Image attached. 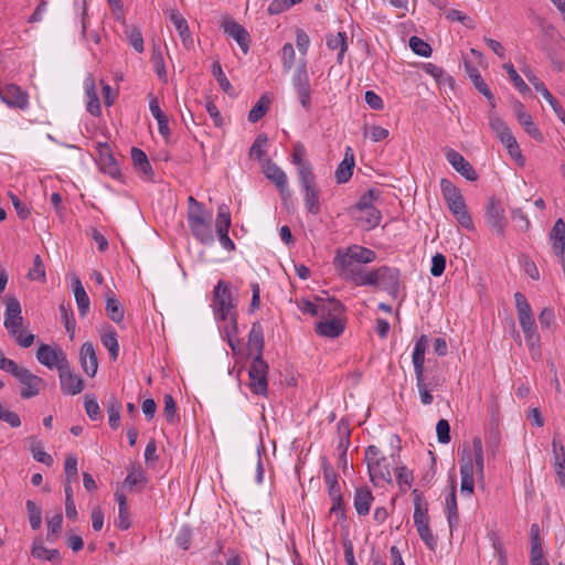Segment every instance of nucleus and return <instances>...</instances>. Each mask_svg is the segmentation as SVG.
Listing matches in <instances>:
<instances>
[{"label":"nucleus","mask_w":565,"mask_h":565,"mask_svg":"<svg viewBox=\"0 0 565 565\" xmlns=\"http://www.w3.org/2000/svg\"><path fill=\"white\" fill-rule=\"evenodd\" d=\"M475 473L479 480L484 478L483 445L480 437L472 439V448H465L460 458V491L470 497L475 488Z\"/></svg>","instance_id":"f257e3e1"},{"label":"nucleus","mask_w":565,"mask_h":565,"mask_svg":"<svg viewBox=\"0 0 565 565\" xmlns=\"http://www.w3.org/2000/svg\"><path fill=\"white\" fill-rule=\"evenodd\" d=\"M268 364L263 356H254L248 370L249 388L254 394L265 396L268 391Z\"/></svg>","instance_id":"6e6552de"},{"label":"nucleus","mask_w":565,"mask_h":565,"mask_svg":"<svg viewBox=\"0 0 565 565\" xmlns=\"http://www.w3.org/2000/svg\"><path fill=\"white\" fill-rule=\"evenodd\" d=\"M446 510H447V521H448L449 530H450V533H452L454 530H456L459 524V514H458L455 486H452L450 493L446 498Z\"/></svg>","instance_id":"c9c22d12"},{"label":"nucleus","mask_w":565,"mask_h":565,"mask_svg":"<svg viewBox=\"0 0 565 565\" xmlns=\"http://www.w3.org/2000/svg\"><path fill=\"white\" fill-rule=\"evenodd\" d=\"M25 508L29 513V522L33 530H39L42 524V511L41 508L38 507V504L32 501L28 500L25 503Z\"/></svg>","instance_id":"6e6d98bb"},{"label":"nucleus","mask_w":565,"mask_h":565,"mask_svg":"<svg viewBox=\"0 0 565 565\" xmlns=\"http://www.w3.org/2000/svg\"><path fill=\"white\" fill-rule=\"evenodd\" d=\"M86 95H87V111L93 116L102 114L99 97L95 89L94 78L88 77L85 81Z\"/></svg>","instance_id":"58836bf2"},{"label":"nucleus","mask_w":565,"mask_h":565,"mask_svg":"<svg viewBox=\"0 0 565 565\" xmlns=\"http://www.w3.org/2000/svg\"><path fill=\"white\" fill-rule=\"evenodd\" d=\"M28 279L38 280L44 282L46 279L45 267L40 255H35L33 258V266L26 274Z\"/></svg>","instance_id":"603ef678"},{"label":"nucleus","mask_w":565,"mask_h":565,"mask_svg":"<svg viewBox=\"0 0 565 565\" xmlns=\"http://www.w3.org/2000/svg\"><path fill=\"white\" fill-rule=\"evenodd\" d=\"M370 132V138L373 142H379L388 137V130L381 126H371L369 127L366 124L363 126V135L367 137Z\"/></svg>","instance_id":"774afa93"},{"label":"nucleus","mask_w":565,"mask_h":565,"mask_svg":"<svg viewBox=\"0 0 565 565\" xmlns=\"http://www.w3.org/2000/svg\"><path fill=\"white\" fill-rule=\"evenodd\" d=\"M117 332L111 326H106L100 332V341L108 350L110 358L115 361L119 355V343Z\"/></svg>","instance_id":"2f4dec72"},{"label":"nucleus","mask_w":565,"mask_h":565,"mask_svg":"<svg viewBox=\"0 0 565 565\" xmlns=\"http://www.w3.org/2000/svg\"><path fill=\"white\" fill-rule=\"evenodd\" d=\"M170 19L173 22L177 31L179 32V35L181 36L183 44L188 46V42L192 43L186 20L183 17H181L177 11H172Z\"/></svg>","instance_id":"8fccbe9b"},{"label":"nucleus","mask_w":565,"mask_h":565,"mask_svg":"<svg viewBox=\"0 0 565 565\" xmlns=\"http://www.w3.org/2000/svg\"><path fill=\"white\" fill-rule=\"evenodd\" d=\"M125 35L131 47H134L138 53L143 52V38L139 28L135 25H126Z\"/></svg>","instance_id":"09e8293b"},{"label":"nucleus","mask_w":565,"mask_h":565,"mask_svg":"<svg viewBox=\"0 0 565 565\" xmlns=\"http://www.w3.org/2000/svg\"><path fill=\"white\" fill-rule=\"evenodd\" d=\"M440 189L447 206L457 222L465 228H472V217L460 190L448 179L440 180Z\"/></svg>","instance_id":"20e7f679"},{"label":"nucleus","mask_w":565,"mask_h":565,"mask_svg":"<svg viewBox=\"0 0 565 565\" xmlns=\"http://www.w3.org/2000/svg\"><path fill=\"white\" fill-rule=\"evenodd\" d=\"M248 350L250 353L255 352V356H263L264 330L258 321L252 324V329L248 334Z\"/></svg>","instance_id":"7c9ffc66"},{"label":"nucleus","mask_w":565,"mask_h":565,"mask_svg":"<svg viewBox=\"0 0 565 565\" xmlns=\"http://www.w3.org/2000/svg\"><path fill=\"white\" fill-rule=\"evenodd\" d=\"M531 552H530V565H550L548 561L544 557L540 527L536 523L531 525Z\"/></svg>","instance_id":"5701e85b"},{"label":"nucleus","mask_w":565,"mask_h":565,"mask_svg":"<svg viewBox=\"0 0 565 565\" xmlns=\"http://www.w3.org/2000/svg\"><path fill=\"white\" fill-rule=\"evenodd\" d=\"M551 239H553L554 254L565 253V222L562 218L555 222L551 232Z\"/></svg>","instance_id":"4c0bfd02"},{"label":"nucleus","mask_w":565,"mask_h":565,"mask_svg":"<svg viewBox=\"0 0 565 565\" xmlns=\"http://www.w3.org/2000/svg\"><path fill=\"white\" fill-rule=\"evenodd\" d=\"M291 83L300 105L303 107L306 111H310L312 107V90L305 61L298 66L297 71L295 72Z\"/></svg>","instance_id":"9d476101"},{"label":"nucleus","mask_w":565,"mask_h":565,"mask_svg":"<svg viewBox=\"0 0 565 565\" xmlns=\"http://www.w3.org/2000/svg\"><path fill=\"white\" fill-rule=\"evenodd\" d=\"M31 554L34 558L45 559L49 562H60L61 555L57 550H49L44 546L41 539L34 540Z\"/></svg>","instance_id":"ea45409f"},{"label":"nucleus","mask_w":565,"mask_h":565,"mask_svg":"<svg viewBox=\"0 0 565 565\" xmlns=\"http://www.w3.org/2000/svg\"><path fill=\"white\" fill-rule=\"evenodd\" d=\"M120 411H121V402L111 396L107 402V414L108 422L113 429H117L120 425Z\"/></svg>","instance_id":"49530a36"},{"label":"nucleus","mask_w":565,"mask_h":565,"mask_svg":"<svg viewBox=\"0 0 565 565\" xmlns=\"http://www.w3.org/2000/svg\"><path fill=\"white\" fill-rule=\"evenodd\" d=\"M224 31L237 42L244 53L248 52L250 36L244 26L230 20L225 23Z\"/></svg>","instance_id":"c85d7f7f"},{"label":"nucleus","mask_w":565,"mask_h":565,"mask_svg":"<svg viewBox=\"0 0 565 565\" xmlns=\"http://www.w3.org/2000/svg\"><path fill=\"white\" fill-rule=\"evenodd\" d=\"M107 317L114 321L115 323L119 324L122 322L125 317V310L124 307L120 305L119 300L115 297V295L109 291L106 295V307H105Z\"/></svg>","instance_id":"72a5a7b5"},{"label":"nucleus","mask_w":565,"mask_h":565,"mask_svg":"<svg viewBox=\"0 0 565 565\" xmlns=\"http://www.w3.org/2000/svg\"><path fill=\"white\" fill-rule=\"evenodd\" d=\"M151 63L153 65V71L158 75L159 78H164L167 76L166 65L162 52L159 47H153L151 53Z\"/></svg>","instance_id":"052dcab7"},{"label":"nucleus","mask_w":565,"mask_h":565,"mask_svg":"<svg viewBox=\"0 0 565 565\" xmlns=\"http://www.w3.org/2000/svg\"><path fill=\"white\" fill-rule=\"evenodd\" d=\"M499 140L505 146L508 153L515 160H523L521 149L516 139L513 137L510 128L504 132L497 136Z\"/></svg>","instance_id":"a18cd8bd"},{"label":"nucleus","mask_w":565,"mask_h":565,"mask_svg":"<svg viewBox=\"0 0 565 565\" xmlns=\"http://www.w3.org/2000/svg\"><path fill=\"white\" fill-rule=\"evenodd\" d=\"M212 216V212L206 209L195 213H188L186 215L193 237L202 245H212L214 243Z\"/></svg>","instance_id":"0eeeda50"},{"label":"nucleus","mask_w":565,"mask_h":565,"mask_svg":"<svg viewBox=\"0 0 565 565\" xmlns=\"http://www.w3.org/2000/svg\"><path fill=\"white\" fill-rule=\"evenodd\" d=\"M525 76L527 81L534 86L535 90L540 93L543 98L552 106L556 116L565 124V110L550 93L545 84L534 74L525 73Z\"/></svg>","instance_id":"aec40b11"},{"label":"nucleus","mask_w":565,"mask_h":565,"mask_svg":"<svg viewBox=\"0 0 565 565\" xmlns=\"http://www.w3.org/2000/svg\"><path fill=\"white\" fill-rule=\"evenodd\" d=\"M503 68L507 71L511 82L515 88L522 94H530L531 89L523 78L518 74L514 66L511 63L503 64Z\"/></svg>","instance_id":"3c124183"},{"label":"nucleus","mask_w":565,"mask_h":565,"mask_svg":"<svg viewBox=\"0 0 565 565\" xmlns=\"http://www.w3.org/2000/svg\"><path fill=\"white\" fill-rule=\"evenodd\" d=\"M515 309L520 327L523 331L525 342L533 355L541 353V338L532 312V308L526 297L518 291L514 294Z\"/></svg>","instance_id":"f03ea898"},{"label":"nucleus","mask_w":565,"mask_h":565,"mask_svg":"<svg viewBox=\"0 0 565 565\" xmlns=\"http://www.w3.org/2000/svg\"><path fill=\"white\" fill-rule=\"evenodd\" d=\"M38 361L49 369L62 370L68 363L65 352L62 349H53L49 344H41L36 352Z\"/></svg>","instance_id":"dca6fc26"},{"label":"nucleus","mask_w":565,"mask_h":565,"mask_svg":"<svg viewBox=\"0 0 565 565\" xmlns=\"http://www.w3.org/2000/svg\"><path fill=\"white\" fill-rule=\"evenodd\" d=\"M341 275L356 286H374V269L365 271L361 267H351L350 269H340Z\"/></svg>","instance_id":"cd10ccee"},{"label":"nucleus","mask_w":565,"mask_h":565,"mask_svg":"<svg viewBox=\"0 0 565 565\" xmlns=\"http://www.w3.org/2000/svg\"><path fill=\"white\" fill-rule=\"evenodd\" d=\"M22 308L15 297L6 298L3 326L10 335H15L23 328Z\"/></svg>","instance_id":"4468645a"},{"label":"nucleus","mask_w":565,"mask_h":565,"mask_svg":"<svg viewBox=\"0 0 565 565\" xmlns=\"http://www.w3.org/2000/svg\"><path fill=\"white\" fill-rule=\"evenodd\" d=\"M267 142L268 138L265 134L258 135L249 149V157L262 159L265 148L267 147Z\"/></svg>","instance_id":"680f3d73"},{"label":"nucleus","mask_w":565,"mask_h":565,"mask_svg":"<svg viewBox=\"0 0 565 565\" xmlns=\"http://www.w3.org/2000/svg\"><path fill=\"white\" fill-rule=\"evenodd\" d=\"M302 1L303 0H273L267 8V12L269 15H276L289 10L292 6Z\"/></svg>","instance_id":"bf43d9fd"},{"label":"nucleus","mask_w":565,"mask_h":565,"mask_svg":"<svg viewBox=\"0 0 565 565\" xmlns=\"http://www.w3.org/2000/svg\"><path fill=\"white\" fill-rule=\"evenodd\" d=\"M344 331V322L338 317L322 318L316 324V332L326 338H338Z\"/></svg>","instance_id":"4be33fe9"},{"label":"nucleus","mask_w":565,"mask_h":565,"mask_svg":"<svg viewBox=\"0 0 565 565\" xmlns=\"http://www.w3.org/2000/svg\"><path fill=\"white\" fill-rule=\"evenodd\" d=\"M344 311L343 305L334 298H320L319 317L321 318H340Z\"/></svg>","instance_id":"f704fd0d"},{"label":"nucleus","mask_w":565,"mask_h":565,"mask_svg":"<svg viewBox=\"0 0 565 565\" xmlns=\"http://www.w3.org/2000/svg\"><path fill=\"white\" fill-rule=\"evenodd\" d=\"M131 160L134 166L140 173H142L146 178H151L153 171L151 164L148 161L146 153L138 148H131Z\"/></svg>","instance_id":"79ce46f5"},{"label":"nucleus","mask_w":565,"mask_h":565,"mask_svg":"<svg viewBox=\"0 0 565 565\" xmlns=\"http://www.w3.org/2000/svg\"><path fill=\"white\" fill-rule=\"evenodd\" d=\"M299 183L301 185V190L303 192V201L307 211L317 215L320 212V203H319V189L316 183V177L313 173L305 172L303 177L299 178Z\"/></svg>","instance_id":"f8f14e48"},{"label":"nucleus","mask_w":565,"mask_h":565,"mask_svg":"<svg viewBox=\"0 0 565 565\" xmlns=\"http://www.w3.org/2000/svg\"><path fill=\"white\" fill-rule=\"evenodd\" d=\"M354 164V152L351 147H347L344 158L334 172L337 183L343 184L351 179L353 174Z\"/></svg>","instance_id":"bb28decb"},{"label":"nucleus","mask_w":565,"mask_h":565,"mask_svg":"<svg viewBox=\"0 0 565 565\" xmlns=\"http://www.w3.org/2000/svg\"><path fill=\"white\" fill-rule=\"evenodd\" d=\"M520 125L524 128L526 134L531 136L536 141L543 140V135L540 129L534 124L532 116L530 114H523L519 120Z\"/></svg>","instance_id":"5fc2aeb1"},{"label":"nucleus","mask_w":565,"mask_h":565,"mask_svg":"<svg viewBox=\"0 0 565 565\" xmlns=\"http://www.w3.org/2000/svg\"><path fill=\"white\" fill-rule=\"evenodd\" d=\"M486 221L490 230L497 235H502L505 228L504 209L500 201L490 198L486 206Z\"/></svg>","instance_id":"2eb2a0df"},{"label":"nucleus","mask_w":565,"mask_h":565,"mask_svg":"<svg viewBox=\"0 0 565 565\" xmlns=\"http://www.w3.org/2000/svg\"><path fill=\"white\" fill-rule=\"evenodd\" d=\"M79 362L83 371L90 377L95 376L98 369V360L93 343L85 342L79 351Z\"/></svg>","instance_id":"b1692460"},{"label":"nucleus","mask_w":565,"mask_h":565,"mask_svg":"<svg viewBox=\"0 0 565 565\" xmlns=\"http://www.w3.org/2000/svg\"><path fill=\"white\" fill-rule=\"evenodd\" d=\"M11 375L14 376L23 385L20 395L24 399L36 396L45 386L44 381L40 376L19 365L11 373Z\"/></svg>","instance_id":"9b49d317"},{"label":"nucleus","mask_w":565,"mask_h":565,"mask_svg":"<svg viewBox=\"0 0 565 565\" xmlns=\"http://www.w3.org/2000/svg\"><path fill=\"white\" fill-rule=\"evenodd\" d=\"M380 195L381 192L379 190L370 189L360 196L359 201L355 204V207L359 211L370 210L374 207L373 203L380 198Z\"/></svg>","instance_id":"864d4df0"},{"label":"nucleus","mask_w":565,"mask_h":565,"mask_svg":"<svg viewBox=\"0 0 565 565\" xmlns=\"http://www.w3.org/2000/svg\"><path fill=\"white\" fill-rule=\"evenodd\" d=\"M263 172L265 177L270 180L279 189L282 194L287 189L288 180L286 173L270 159H267L263 163Z\"/></svg>","instance_id":"a878e982"},{"label":"nucleus","mask_w":565,"mask_h":565,"mask_svg":"<svg viewBox=\"0 0 565 565\" xmlns=\"http://www.w3.org/2000/svg\"><path fill=\"white\" fill-rule=\"evenodd\" d=\"M270 103L271 100L267 94L262 95L259 99L256 102V104L249 110L248 120L250 122H257L258 120H260L268 111Z\"/></svg>","instance_id":"c03bdc74"},{"label":"nucleus","mask_w":565,"mask_h":565,"mask_svg":"<svg viewBox=\"0 0 565 565\" xmlns=\"http://www.w3.org/2000/svg\"><path fill=\"white\" fill-rule=\"evenodd\" d=\"M428 348L427 335H420L414 345L412 354V361L414 365L416 385L419 392L420 402L424 405H430L434 402V397L430 394V390L437 385L435 379L428 380L425 375V353Z\"/></svg>","instance_id":"7ed1b4c3"},{"label":"nucleus","mask_w":565,"mask_h":565,"mask_svg":"<svg viewBox=\"0 0 565 565\" xmlns=\"http://www.w3.org/2000/svg\"><path fill=\"white\" fill-rule=\"evenodd\" d=\"M401 271L396 267L381 266L374 269V287L386 291L392 298H396L399 292Z\"/></svg>","instance_id":"1a4fd4ad"},{"label":"nucleus","mask_w":565,"mask_h":565,"mask_svg":"<svg viewBox=\"0 0 565 565\" xmlns=\"http://www.w3.org/2000/svg\"><path fill=\"white\" fill-rule=\"evenodd\" d=\"M98 152L100 156V161L103 163L104 170L108 172L111 177H117L119 174V168L116 163L115 158L110 153V147L107 143H99Z\"/></svg>","instance_id":"a19ab883"},{"label":"nucleus","mask_w":565,"mask_h":565,"mask_svg":"<svg viewBox=\"0 0 565 565\" xmlns=\"http://www.w3.org/2000/svg\"><path fill=\"white\" fill-rule=\"evenodd\" d=\"M73 290L78 308V313L81 317H85L89 310L90 301L78 277L74 278Z\"/></svg>","instance_id":"e433bc0d"},{"label":"nucleus","mask_w":565,"mask_h":565,"mask_svg":"<svg viewBox=\"0 0 565 565\" xmlns=\"http://www.w3.org/2000/svg\"><path fill=\"white\" fill-rule=\"evenodd\" d=\"M409 46L412 51L419 56L428 57L431 54L429 44L417 36L409 39Z\"/></svg>","instance_id":"0e129e2a"},{"label":"nucleus","mask_w":565,"mask_h":565,"mask_svg":"<svg viewBox=\"0 0 565 565\" xmlns=\"http://www.w3.org/2000/svg\"><path fill=\"white\" fill-rule=\"evenodd\" d=\"M446 159L451 167L468 181H476L478 179V173L475 168L458 151L454 149L447 150Z\"/></svg>","instance_id":"6ab92c4d"},{"label":"nucleus","mask_w":565,"mask_h":565,"mask_svg":"<svg viewBox=\"0 0 565 565\" xmlns=\"http://www.w3.org/2000/svg\"><path fill=\"white\" fill-rule=\"evenodd\" d=\"M552 449L556 481L561 487H565V449L558 435H554L553 437Z\"/></svg>","instance_id":"412c9836"},{"label":"nucleus","mask_w":565,"mask_h":565,"mask_svg":"<svg viewBox=\"0 0 565 565\" xmlns=\"http://www.w3.org/2000/svg\"><path fill=\"white\" fill-rule=\"evenodd\" d=\"M63 523V515L62 512H56L54 516L47 520V534H46V541L50 543H54L56 540L57 533L62 529Z\"/></svg>","instance_id":"13d9d810"},{"label":"nucleus","mask_w":565,"mask_h":565,"mask_svg":"<svg viewBox=\"0 0 565 565\" xmlns=\"http://www.w3.org/2000/svg\"><path fill=\"white\" fill-rule=\"evenodd\" d=\"M291 161L297 166L298 178L303 177V173H313L310 162L306 159V149L302 143H296L291 156Z\"/></svg>","instance_id":"473e14b6"},{"label":"nucleus","mask_w":565,"mask_h":565,"mask_svg":"<svg viewBox=\"0 0 565 565\" xmlns=\"http://www.w3.org/2000/svg\"><path fill=\"white\" fill-rule=\"evenodd\" d=\"M65 481H68V483H72L73 481L77 480V458L75 455H67L65 460Z\"/></svg>","instance_id":"338daca9"},{"label":"nucleus","mask_w":565,"mask_h":565,"mask_svg":"<svg viewBox=\"0 0 565 565\" xmlns=\"http://www.w3.org/2000/svg\"><path fill=\"white\" fill-rule=\"evenodd\" d=\"M0 98L12 108L25 109L29 105L28 94L14 84L0 88Z\"/></svg>","instance_id":"f3484780"},{"label":"nucleus","mask_w":565,"mask_h":565,"mask_svg":"<svg viewBox=\"0 0 565 565\" xmlns=\"http://www.w3.org/2000/svg\"><path fill=\"white\" fill-rule=\"evenodd\" d=\"M365 461L370 479L375 487L383 483H392L393 479L388 459L376 446L371 445L365 449Z\"/></svg>","instance_id":"39448f33"},{"label":"nucleus","mask_w":565,"mask_h":565,"mask_svg":"<svg viewBox=\"0 0 565 565\" xmlns=\"http://www.w3.org/2000/svg\"><path fill=\"white\" fill-rule=\"evenodd\" d=\"M60 370L61 391L66 395H76L84 390V380L71 371L70 363Z\"/></svg>","instance_id":"a211bd4d"},{"label":"nucleus","mask_w":565,"mask_h":565,"mask_svg":"<svg viewBox=\"0 0 565 565\" xmlns=\"http://www.w3.org/2000/svg\"><path fill=\"white\" fill-rule=\"evenodd\" d=\"M216 231L222 230H230L231 226V213L225 204H221L217 209V215H216Z\"/></svg>","instance_id":"e2e57ef3"},{"label":"nucleus","mask_w":565,"mask_h":565,"mask_svg":"<svg viewBox=\"0 0 565 565\" xmlns=\"http://www.w3.org/2000/svg\"><path fill=\"white\" fill-rule=\"evenodd\" d=\"M212 75L214 76L215 81L217 82L218 86L224 93L230 94L233 90V86L225 76L221 63L218 61H215L212 65Z\"/></svg>","instance_id":"4d7b16f0"},{"label":"nucleus","mask_w":565,"mask_h":565,"mask_svg":"<svg viewBox=\"0 0 565 565\" xmlns=\"http://www.w3.org/2000/svg\"><path fill=\"white\" fill-rule=\"evenodd\" d=\"M376 259V253L367 247L352 245L345 249L338 248L333 264L338 269L358 267L356 264H370Z\"/></svg>","instance_id":"423d86ee"},{"label":"nucleus","mask_w":565,"mask_h":565,"mask_svg":"<svg viewBox=\"0 0 565 565\" xmlns=\"http://www.w3.org/2000/svg\"><path fill=\"white\" fill-rule=\"evenodd\" d=\"M374 500L372 491L366 487L356 488L354 492L353 504L360 516L367 515L371 504Z\"/></svg>","instance_id":"c756f323"},{"label":"nucleus","mask_w":565,"mask_h":565,"mask_svg":"<svg viewBox=\"0 0 565 565\" xmlns=\"http://www.w3.org/2000/svg\"><path fill=\"white\" fill-rule=\"evenodd\" d=\"M327 46L334 51L340 50L338 53V62L341 63L344 56V53L348 50V43H347V33L345 32H338L337 34H331L327 38Z\"/></svg>","instance_id":"37998d69"},{"label":"nucleus","mask_w":565,"mask_h":565,"mask_svg":"<svg viewBox=\"0 0 565 565\" xmlns=\"http://www.w3.org/2000/svg\"><path fill=\"white\" fill-rule=\"evenodd\" d=\"M214 307L220 318L225 320L227 317L235 318L234 305L232 302V294L230 285L224 280H220L214 288Z\"/></svg>","instance_id":"ddd939ff"},{"label":"nucleus","mask_w":565,"mask_h":565,"mask_svg":"<svg viewBox=\"0 0 565 565\" xmlns=\"http://www.w3.org/2000/svg\"><path fill=\"white\" fill-rule=\"evenodd\" d=\"M413 502H414V524L416 527H420L429 524L428 515V503L422 492L417 489L413 490Z\"/></svg>","instance_id":"393cba45"},{"label":"nucleus","mask_w":565,"mask_h":565,"mask_svg":"<svg viewBox=\"0 0 565 565\" xmlns=\"http://www.w3.org/2000/svg\"><path fill=\"white\" fill-rule=\"evenodd\" d=\"M30 450L33 455V458L41 463H44L46 466H51L53 463V458L50 454L45 452L42 449V444L40 440H38L35 437H30Z\"/></svg>","instance_id":"de8ad7c7"},{"label":"nucleus","mask_w":565,"mask_h":565,"mask_svg":"<svg viewBox=\"0 0 565 565\" xmlns=\"http://www.w3.org/2000/svg\"><path fill=\"white\" fill-rule=\"evenodd\" d=\"M163 416L170 424L177 422V403L170 394L164 395Z\"/></svg>","instance_id":"69168bd1"}]
</instances>
